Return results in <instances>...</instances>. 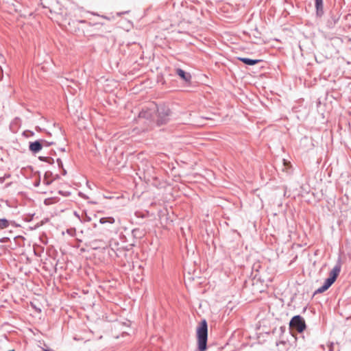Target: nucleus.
Returning <instances> with one entry per match:
<instances>
[{
	"label": "nucleus",
	"mask_w": 351,
	"mask_h": 351,
	"mask_svg": "<svg viewBox=\"0 0 351 351\" xmlns=\"http://www.w3.org/2000/svg\"><path fill=\"white\" fill-rule=\"evenodd\" d=\"M198 351H206L208 348V323L205 319L201 320L196 329Z\"/></svg>",
	"instance_id": "nucleus-1"
},
{
	"label": "nucleus",
	"mask_w": 351,
	"mask_h": 351,
	"mask_svg": "<svg viewBox=\"0 0 351 351\" xmlns=\"http://www.w3.org/2000/svg\"><path fill=\"white\" fill-rule=\"evenodd\" d=\"M155 112L157 117L156 123L158 126L165 125L171 120L172 111L169 107L165 104L157 105Z\"/></svg>",
	"instance_id": "nucleus-2"
},
{
	"label": "nucleus",
	"mask_w": 351,
	"mask_h": 351,
	"mask_svg": "<svg viewBox=\"0 0 351 351\" xmlns=\"http://www.w3.org/2000/svg\"><path fill=\"white\" fill-rule=\"evenodd\" d=\"M289 328L302 334L306 328L304 319L300 315H294L289 322Z\"/></svg>",
	"instance_id": "nucleus-3"
},
{
	"label": "nucleus",
	"mask_w": 351,
	"mask_h": 351,
	"mask_svg": "<svg viewBox=\"0 0 351 351\" xmlns=\"http://www.w3.org/2000/svg\"><path fill=\"white\" fill-rule=\"evenodd\" d=\"M175 73L184 82L186 86L191 85L192 75L189 72L185 71L180 68H176Z\"/></svg>",
	"instance_id": "nucleus-4"
},
{
	"label": "nucleus",
	"mask_w": 351,
	"mask_h": 351,
	"mask_svg": "<svg viewBox=\"0 0 351 351\" xmlns=\"http://www.w3.org/2000/svg\"><path fill=\"white\" fill-rule=\"evenodd\" d=\"M341 265H342L341 258V256H339L337 260V262H336V264H335V267L330 271L329 277L327 278L328 280H330L333 283L337 280V277H338V276H339V273L341 271Z\"/></svg>",
	"instance_id": "nucleus-5"
},
{
	"label": "nucleus",
	"mask_w": 351,
	"mask_h": 351,
	"mask_svg": "<svg viewBox=\"0 0 351 351\" xmlns=\"http://www.w3.org/2000/svg\"><path fill=\"white\" fill-rule=\"evenodd\" d=\"M43 139L37 140L34 142H29V149L33 154L38 153L43 148Z\"/></svg>",
	"instance_id": "nucleus-6"
},
{
	"label": "nucleus",
	"mask_w": 351,
	"mask_h": 351,
	"mask_svg": "<svg viewBox=\"0 0 351 351\" xmlns=\"http://www.w3.org/2000/svg\"><path fill=\"white\" fill-rule=\"evenodd\" d=\"M237 59L247 66H254L263 61L261 59H251L245 57H238Z\"/></svg>",
	"instance_id": "nucleus-7"
},
{
	"label": "nucleus",
	"mask_w": 351,
	"mask_h": 351,
	"mask_svg": "<svg viewBox=\"0 0 351 351\" xmlns=\"http://www.w3.org/2000/svg\"><path fill=\"white\" fill-rule=\"evenodd\" d=\"M154 112H155V110H152V109L142 110L138 114V117L145 119L146 120H152Z\"/></svg>",
	"instance_id": "nucleus-8"
},
{
	"label": "nucleus",
	"mask_w": 351,
	"mask_h": 351,
	"mask_svg": "<svg viewBox=\"0 0 351 351\" xmlns=\"http://www.w3.org/2000/svg\"><path fill=\"white\" fill-rule=\"evenodd\" d=\"M332 284H333L332 282H331L330 280L326 278L324 280V284L320 287H319L317 290L315 291L314 295L324 293V291L328 290L332 286Z\"/></svg>",
	"instance_id": "nucleus-9"
},
{
	"label": "nucleus",
	"mask_w": 351,
	"mask_h": 351,
	"mask_svg": "<svg viewBox=\"0 0 351 351\" xmlns=\"http://www.w3.org/2000/svg\"><path fill=\"white\" fill-rule=\"evenodd\" d=\"M339 16L330 13V18L327 21V27L330 29H332L335 27L336 23L339 21Z\"/></svg>",
	"instance_id": "nucleus-10"
},
{
	"label": "nucleus",
	"mask_w": 351,
	"mask_h": 351,
	"mask_svg": "<svg viewBox=\"0 0 351 351\" xmlns=\"http://www.w3.org/2000/svg\"><path fill=\"white\" fill-rule=\"evenodd\" d=\"M316 8V14L317 16L321 17L324 14L323 0L315 1Z\"/></svg>",
	"instance_id": "nucleus-11"
},
{
	"label": "nucleus",
	"mask_w": 351,
	"mask_h": 351,
	"mask_svg": "<svg viewBox=\"0 0 351 351\" xmlns=\"http://www.w3.org/2000/svg\"><path fill=\"white\" fill-rule=\"evenodd\" d=\"M52 178L53 173L51 171H46L44 175L43 182L47 185H49L53 182Z\"/></svg>",
	"instance_id": "nucleus-12"
},
{
	"label": "nucleus",
	"mask_w": 351,
	"mask_h": 351,
	"mask_svg": "<svg viewBox=\"0 0 351 351\" xmlns=\"http://www.w3.org/2000/svg\"><path fill=\"white\" fill-rule=\"evenodd\" d=\"M114 222H115V219L112 217H101L99 219V223L101 224H110V225H112Z\"/></svg>",
	"instance_id": "nucleus-13"
},
{
	"label": "nucleus",
	"mask_w": 351,
	"mask_h": 351,
	"mask_svg": "<svg viewBox=\"0 0 351 351\" xmlns=\"http://www.w3.org/2000/svg\"><path fill=\"white\" fill-rule=\"evenodd\" d=\"M91 217L87 214L86 211H83V213L82 214L80 221L85 223V222H89L91 221Z\"/></svg>",
	"instance_id": "nucleus-14"
},
{
	"label": "nucleus",
	"mask_w": 351,
	"mask_h": 351,
	"mask_svg": "<svg viewBox=\"0 0 351 351\" xmlns=\"http://www.w3.org/2000/svg\"><path fill=\"white\" fill-rule=\"evenodd\" d=\"M38 159L40 161H43V162H47L49 164H53V162H54V159L53 158L49 157V156H39Z\"/></svg>",
	"instance_id": "nucleus-15"
},
{
	"label": "nucleus",
	"mask_w": 351,
	"mask_h": 351,
	"mask_svg": "<svg viewBox=\"0 0 351 351\" xmlns=\"http://www.w3.org/2000/svg\"><path fill=\"white\" fill-rule=\"evenodd\" d=\"M8 226V221L6 219H0V229L5 228Z\"/></svg>",
	"instance_id": "nucleus-16"
},
{
	"label": "nucleus",
	"mask_w": 351,
	"mask_h": 351,
	"mask_svg": "<svg viewBox=\"0 0 351 351\" xmlns=\"http://www.w3.org/2000/svg\"><path fill=\"white\" fill-rule=\"evenodd\" d=\"M34 134V132L30 130H25L23 131V136L25 137H30L32 136Z\"/></svg>",
	"instance_id": "nucleus-17"
},
{
	"label": "nucleus",
	"mask_w": 351,
	"mask_h": 351,
	"mask_svg": "<svg viewBox=\"0 0 351 351\" xmlns=\"http://www.w3.org/2000/svg\"><path fill=\"white\" fill-rule=\"evenodd\" d=\"M34 215V213L28 214L26 217H23V221H25L27 222L30 221L32 219Z\"/></svg>",
	"instance_id": "nucleus-18"
},
{
	"label": "nucleus",
	"mask_w": 351,
	"mask_h": 351,
	"mask_svg": "<svg viewBox=\"0 0 351 351\" xmlns=\"http://www.w3.org/2000/svg\"><path fill=\"white\" fill-rule=\"evenodd\" d=\"M43 146L49 147V146L53 145L54 143L52 142V141L49 142V141H45V140L43 139Z\"/></svg>",
	"instance_id": "nucleus-19"
},
{
	"label": "nucleus",
	"mask_w": 351,
	"mask_h": 351,
	"mask_svg": "<svg viewBox=\"0 0 351 351\" xmlns=\"http://www.w3.org/2000/svg\"><path fill=\"white\" fill-rule=\"evenodd\" d=\"M58 193L64 197H69L71 195V192L69 191H59Z\"/></svg>",
	"instance_id": "nucleus-20"
},
{
	"label": "nucleus",
	"mask_w": 351,
	"mask_h": 351,
	"mask_svg": "<svg viewBox=\"0 0 351 351\" xmlns=\"http://www.w3.org/2000/svg\"><path fill=\"white\" fill-rule=\"evenodd\" d=\"M56 162H57V164H58V167L60 168H62L63 167V163H62V160L60 158H58L56 160Z\"/></svg>",
	"instance_id": "nucleus-21"
},
{
	"label": "nucleus",
	"mask_w": 351,
	"mask_h": 351,
	"mask_svg": "<svg viewBox=\"0 0 351 351\" xmlns=\"http://www.w3.org/2000/svg\"><path fill=\"white\" fill-rule=\"evenodd\" d=\"M78 195L85 199H88V197L82 192H79Z\"/></svg>",
	"instance_id": "nucleus-22"
},
{
	"label": "nucleus",
	"mask_w": 351,
	"mask_h": 351,
	"mask_svg": "<svg viewBox=\"0 0 351 351\" xmlns=\"http://www.w3.org/2000/svg\"><path fill=\"white\" fill-rule=\"evenodd\" d=\"M30 304L31 306L36 309V311H37L38 312H40L41 311V309L40 308H37L36 306V305L34 304V303L32 302H30Z\"/></svg>",
	"instance_id": "nucleus-23"
},
{
	"label": "nucleus",
	"mask_w": 351,
	"mask_h": 351,
	"mask_svg": "<svg viewBox=\"0 0 351 351\" xmlns=\"http://www.w3.org/2000/svg\"><path fill=\"white\" fill-rule=\"evenodd\" d=\"M58 179H60V176L58 174H56V175H53V178L51 180H58Z\"/></svg>",
	"instance_id": "nucleus-24"
},
{
	"label": "nucleus",
	"mask_w": 351,
	"mask_h": 351,
	"mask_svg": "<svg viewBox=\"0 0 351 351\" xmlns=\"http://www.w3.org/2000/svg\"><path fill=\"white\" fill-rule=\"evenodd\" d=\"M38 226H39L38 223H37L34 227L29 226L28 228L30 230H34L36 228H38Z\"/></svg>",
	"instance_id": "nucleus-25"
},
{
	"label": "nucleus",
	"mask_w": 351,
	"mask_h": 351,
	"mask_svg": "<svg viewBox=\"0 0 351 351\" xmlns=\"http://www.w3.org/2000/svg\"><path fill=\"white\" fill-rule=\"evenodd\" d=\"M74 215L80 220L81 216L76 211L74 212Z\"/></svg>",
	"instance_id": "nucleus-26"
},
{
	"label": "nucleus",
	"mask_w": 351,
	"mask_h": 351,
	"mask_svg": "<svg viewBox=\"0 0 351 351\" xmlns=\"http://www.w3.org/2000/svg\"><path fill=\"white\" fill-rule=\"evenodd\" d=\"M61 169H62V175L65 176L66 174V173H67L66 170L64 167H62Z\"/></svg>",
	"instance_id": "nucleus-27"
},
{
	"label": "nucleus",
	"mask_w": 351,
	"mask_h": 351,
	"mask_svg": "<svg viewBox=\"0 0 351 351\" xmlns=\"http://www.w3.org/2000/svg\"><path fill=\"white\" fill-rule=\"evenodd\" d=\"M39 183H40V179L38 180V181L35 182V183H34V186H38V185H39Z\"/></svg>",
	"instance_id": "nucleus-28"
},
{
	"label": "nucleus",
	"mask_w": 351,
	"mask_h": 351,
	"mask_svg": "<svg viewBox=\"0 0 351 351\" xmlns=\"http://www.w3.org/2000/svg\"><path fill=\"white\" fill-rule=\"evenodd\" d=\"M59 149H60V151H61V152H65V151H66L64 147H61V148H60Z\"/></svg>",
	"instance_id": "nucleus-29"
},
{
	"label": "nucleus",
	"mask_w": 351,
	"mask_h": 351,
	"mask_svg": "<svg viewBox=\"0 0 351 351\" xmlns=\"http://www.w3.org/2000/svg\"><path fill=\"white\" fill-rule=\"evenodd\" d=\"M88 203H90V204H96V202H92V201H91V202H89Z\"/></svg>",
	"instance_id": "nucleus-30"
},
{
	"label": "nucleus",
	"mask_w": 351,
	"mask_h": 351,
	"mask_svg": "<svg viewBox=\"0 0 351 351\" xmlns=\"http://www.w3.org/2000/svg\"><path fill=\"white\" fill-rule=\"evenodd\" d=\"M80 23H85L86 21H85L84 20H82V21H80Z\"/></svg>",
	"instance_id": "nucleus-31"
},
{
	"label": "nucleus",
	"mask_w": 351,
	"mask_h": 351,
	"mask_svg": "<svg viewBox=\"0 0 351 351\" xmlns=\"http://www.w3.org/2000/svg\"><path fill=\"white\" fill-rule=\"evenodd\" d=\"M93 227H94V228H96V227H97V224H96V223H94Z\"/></svg>",
	"instance_id": "nucleus-32"
},
{
	"label": "nucleus",
	"mask_w": 351,
	"mask_h": 351,
	"mask_svg": "<svg viewBox=\"0 0 351 351\" xmlns=\"http://www.w3.org/2000/svg\"><path fill=\"white\" fill-rule=\"evenodd\" d=\"M280 343H282V344H285V341H280Z\"/></svg>",
	"instance_id": "nucleus-33"
},
{
	"label": "nucleus",
	"mask_w": 351,
	"mask_h": 351,
	"mask_svg": "<svg viewBox=\"0 0 351 351\" xmlns=\"http://www.w3.org/2000/svg\"><path fill=\"white\" fill-rule=\"evenodd\" d=\"M308 138L306 137H304L303 140H307Z\"/></svg>",
	"instance_id": "nucleus-34"
}]
</instances>
